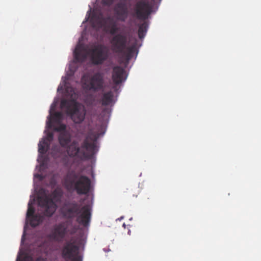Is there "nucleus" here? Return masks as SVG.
<instances>
[{
  "label": "nucleus",
  "mask_w": 261,
  "mask_h": 261,
  "mask_svg": "<svg viewBox=\"0 0 261 261\" xmlns=\"http://www.w3.org/2000/svg\"><path fill=\"white\" fill-rule=\"evenodd\" d=\"M90 22L94 28H101L103 27L107 32L113 35L110 43L114 52L123 54L127 60L132 59L136 51V46L133 45L127 47L126 35L121 33L116 34L119 28L117 27L116 21L112 17L103 18L101 14H93L91 17Z\"/></svg>",
  "instance_id": "nucleus-1"
},
{
  "label": "nucleus",
  "mask_w": 261,
  "mask_h": 261,
  "mask_svg": "<svg viewBox=\"0 0 261 261\" xmlns=\"http://www.w3.org/2000/svg\"><path fill=\"white\" fill-rule=\"evenodd\" d=\"M98 135L89 132L83 141L81 147L77 141H73L67 146V152L70 156L77 157L81 160L91 159L98 151L97 140Z\"/></svg>",
  "instance_id": "nucleus-2"
},
{
  "label": "nucleus",
  "mask_w": 261,
  "mask_h": 261,
  "mask_svg": "<svg viewBox=\"0 0 261 261\" xmlns=\"http://www.w3.org/2000/svg\"><path fill=\"white\" fill-rule=\"evenodd\" d=\"M62 216L68 220L76 217L77 222L84 226L89 225L91 218L90 206L85 205L81 208L75 201L65 202L61 209Z\"/></svg>",
  "instance_id": "nucleus-3"
},
{
  "label": "nucleus",
  "mask_w": 261,
  "mask_h": 261,
  "mask_svg": "<svg viewBox=\"0 0 261 261\" xmlns=\"http://www.w3.org/2000/svg\"><path fill=\"white\" fill-rule=\"evenodd\" d=\"M63 182L67 190H75L79 195H86L90 192L91 184L90 179L86 175H80L74 170H70L67 172Z\"/></svg>",
  "instance_id": "nucleus-4"
},
{
  "label": "nucleus",
  "mask_w": 261,
  "mask_h": 261,
  "mask_svg": "<svg viewBox=\"0 0 261 261\" xmlns=\"http://www.w3.org/2000/svg\"><path fill=\"white\" fill-rule=\"evenodd\" d=\"M152 11V7L145 1H138L134 8V15L143 22L140 24L138 29V36L140 39L144 38L147 31L148 24L146 20Z\"/></svg>",
  "instance_id": "nucleus-5"
},
{
  "label": "nucleus",
  "mask_w": 261,
  "mask_h": 261,
  "mask_svg": "<svg viewBox=\"0 0 261 261\" xmlns=\"http://www.w3.org/2000/svg\"><path fill=\"white\" fill-rule=\"evenodd\" d=\"M61 107L65 109L66 113L69 116L75 123L80 124L85 119L86 110L74 100L63 99Z\"/></svg>",
  "instance_id": "nucleus-6"
},
{
  "label": "nucleus",
  "mask_w": 261,
  "mask_h": 261,
  "mask_svg": "<svg viewBox=\"0 0 261 261\" xmlns=\"http://www.w3.org/2000/svg\"><path fill=\"white\" fill-rule=\"evenodd\" d=\"M76 231V228L72 224L71 222L62 221L53 226L48 238L55 242H62L68 233L72 235Z\"/></svg>",
  "instance_id": "nucleus-7"
},
{
  "label": "nucleus",
  "mask_w": 261,
  "mask_h": 261,
  "mask_svg": "<svg viewBox=\"0 0 261 261\" xmlns=\"http://www.w3.org/2000/svg\"><path fill=\"white\" fill-rule=\"evenodd\" d=\"M80 247L74 242L68 241L64 243L61 249L62 257L66 260L82 261L79 255Z\"/></svg>",
  "instance_id": "nucleus-8"
},
{
  "label": "nucleus",
  "mask_w": 261,
  "mask_h": 261,
  "mask_svg": "<svg viewBox=\"0 0 261 261\" xmlns=\"http://www.w3.org/2000/svg\"><path fill=\"white\" fill-rule=\"evenodd\" d=\"M83 87L87 90L94 92L102 89L103 87L104 77L102 73L97 72L89 78L85 79V76L82 78Z\"/></svg>",
  "instance_id": "nucleus-9"
},
{
  "label": "nucleus",
  "mask_w": 261,
  "mask_h": 261,
  "mask_svg": "<svg viewBox=\"0 0 261 261\" xmlns=\"http://www.w3.org/2000/svg\"><path fill=\"white\" fill-rule=\"evenodd\" d=\"M89 52L92 63L95 65L102 64L109 58L108 49L103 44L94 45Z\"/></svg>",
  "instance_id": "nucleus-10"
},
{
  "label": "nucleus",
  "mask_w": 261,
  "mask_h": 261,
  "mask_svg": "<svg viewBox=\"0 0 261 261\" xmlns=\"http://www.w3.org/2000/svg\"><path fill=\"white\" fill-rule=\"evenodd\" d=\"M127 75L125 69L119 66L113 67L112 79L114 84L118 85L124 82L127 79Z\"/></svg>",
  "instance_id": "nucleus-11"
},
{
  "label": "nucleus",
  "mask_w": 261,
  "mask_h": 261,
  "mask_svg": "<svg viewBox=\"0 0 261 261\" xmlns=\"http://www.w3.org/2000/svg\"><path fill=\"white\" fill-rule=\"evenodd\" d=\"M114 11L118 19L121 21H124L128 17V10L125 3L120 2L117 4Z\"/></svg>",
  "instance_id": "nucleus-12"
},
{
  "label": "nucleus",
  "mask_w": 261,
  "mask_h": 261,
  "mask_svg": "<svg viewBox=\"0 0 261 261\" xmlns=\"http://www.w3.org/2000/svg\"><path fill=\"white\" fill-rule=\"evenodd\" d=\"M54 135L53 133L49 132L47 134L45 140L39 142L38 144V152L40 154H45L49 148L50 142L53 140Z\"/></svg>",
  "instance_id": "nucleus-13"
},
{
  "label": "nucleus",
  "mask_w": 261,
  "mask_h": 261,
  "mask_svg": "<svg viewBox=\"0 0 261 261\" xmlns=\"http://www.w3.org/2000/svg\"><path fill=\"white\" fill-rule=\"evenodd\" d=\"M74 56L75 60L79 62L85 61L87 57L86 48L83 45H77L74 51Z\"/></svg>",
  "instance_id": "nucleus-14"
},
{
  "label": "nucleus",
  "mask_w": 261,
  "mask_h": 261,
  "mask_svg": "<svg viewBox=\"0 0 261 261\" xmlns=\"http://www.w3.org/2000/svg\"><path fill=\"white\" fill-rule=\"evenodd\" d=\"M113 99L114 93L110 90L103 93L100 102L102 106H107L113 103Z\"/></svg>",
  "instance_id": "nucleus-15"
},
{
  "label": "nucleus",
  "mask_w": 261,
  "mask_h": 261,
  "mask_svg": "<svg viewBox=\"0 0 261 261\" xmlns=\"http://www.w3.org/2000/svg\"><path fill=\"white\" fill-rule=\"evenodd\" d=\"M63 120V114L60 112H55L52 116H50L47 122V125L48 127H52V121L56 123H60L62 122Z\"/></svg>",
  "instance_id": "nucleus-16"
},
{
  "label": "nucleus",
  "mask_w": 261,
  "mask_h": 261,
  "mask_svg": "<svg viewBox=\"0 0 261 261\" xmlns=\"http://www.w3.org/2000/svg\"><path fill=\"white\" fill-rule=\"evenodd\" d=\"M59 141L62 147H66L71 141L70 135L67 132L60 133Z\"/></svg>",
  "instance_id": "nucleus-17"
},
{
  "label": "nucleus",
  "mask_w": 261,
  "mask_h": 261,
  "mask_svg": "<svg viewBox=\"0 0 261 261\" xmlns=\"http://www.w3.org/2000/svg\"><path fill=\"white\" fill-rule=\"evenodd\" d=\"M30 224L32 227H36L39 225L44 219V217L40 214H37L30 218Z\"/></svg>",
  "instance_id": "nucleus-18"
},
{
  "label": "nucleus",
  "mask_w": 261,
  "mask_h": 261,
  "mask_svg": "<svg viewBox=\"0 0 261 261\" xmlns=\"http://www.w3.org/2000/svg\"><path fill=\"white\" fill-rule=\"evenodd\" d=\"M45 208L43 213V216L51 217L55 212L56 210V206L55 204L53 202L48 204V205L44 207Z\"/></svg>",
  "instance_id": "nucleus-19"
},
{
  "label": "nucleus",
  "mask_w": 261,
  "mask_h": 261,
  "mask_svg": "<svg viewBox=\"0 0 261 261\" xmlns=\"http://www.w3.org/2000/svg\"><path fill=\"white\" fill-rule=\"evenodd\" d=\"M38 202L40 206L44 207L53 203V201L47 196H40L38 198Z\"/></svg>",
  "instance_id": "nucleus-20"
},
{
  "label": "nucleus",
  "mask_w": 261,
  "mask_h": 261,
  "mask_svg": "<svg viewBox=\"0 0 261 261\" xmlns=\"http://www.w3.org/2000/svg\"><path fill=\"white\" fill-rule=\"evenodd\" d=\"M35 209L32 205V204L29 202L28 204V208L27 211V217L29 219L31 217L33 216V215H35Z\"/></svg>",
  "instance_id": "nucleus-21"
},
{
  "label": "nucleus",
  "mask_w": 261,
  "mask_h": 261,
  "mask_svg": "<svg viewBox=\"0 0 261 261\" xmlns=\"http://www.w3.org/2000/svg\"><path fill=\"white\" fill-rule=\"evenodd\" d=\"M57 126L54 128L55 130L60 132H66V126L65 124L60 122V123H57Z\"/></svg>",
  "instance_id": "nucleus-22"
},
{
  "label": "nucleus",
  "mask_w": 261,
  "mask_h": 261,
  "mask_svg": "<svg viewBox=\"0 0 261 261\" xmlns=\"http://www.w3.org/2000/svg\"><path fill=\"white\" fill-rule=\"evenodd\" d=\"M65 88L66 92L69 94L72 95L74 93V89L72 87H69L67 84L65 85Z\"/></svg>",
  "instance_id": "nucleus-23"
},
{
  "label": "nucleus",
  "mask_w": 261,
  "mask_h": 261,
  "mask_svg": "<svg viewBox=\"0 0 261 261\" xmlns=\"http://www.w3.org/2000/svg\"><path fill=\"white\" fill-rule=\"evenodd\" d=\"M16 261H33V258L29 255H25L22 259L17 258Z\"/></svg>",
  "instance_id": "nucleus-24"
},
{
  "label": "nucleus",
  "mask_w": 261,
  "mask_h": 261,
  "mask_svg": "<svg viewBox=\"0 0 261 261\" xmlns=\"http://www.w3.org/2000/svg\"><path fill=\"white\" fill-rule=\"evenodd\" d=\"M114 0H102L104 5L107 6H110L113 3Z\"/></svg>",
  "instance_id": "nucleus-25"
},
{
  "label": "nucleus",
  "mask_w": 261,
  "mask_h": 261,
  "mask_svg": "<svg viewBox=\"0 0 261 261\" xmlns=\"http://www.w3.org/2000/svg\"><path fill=\"white\" fill-rule=\"evenodd\" d=\"M53 194L55 196H59V197H61V194L60 193H59V192H58L57 191L55 190L54 191V193H53Z\"/></svg>",
  "instance_id": "nucleus-26"
},
{
  "label": "nucleus",
  "mask_w": 261,
  "mask_h": 261,
  "mask_svg": "<svg viewBox=\"0 0 261 261\" xmlns=\"http://www.w3.org/2000/svg\"><path fill=\"white\" fill-rule=\"evenodd\" d=\"M123 226L124 227H125V224L124 223L123 224Z\"/></svg>",
  "instance_id": "nucleus-27"
}]
</instances>
